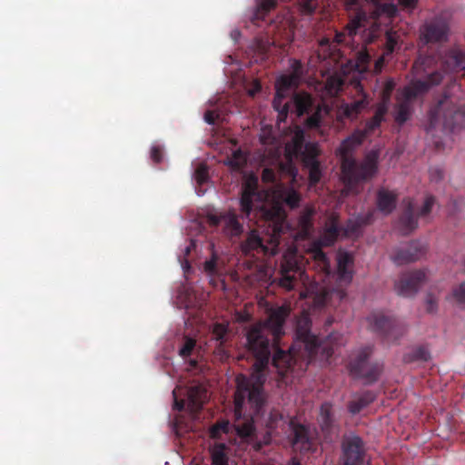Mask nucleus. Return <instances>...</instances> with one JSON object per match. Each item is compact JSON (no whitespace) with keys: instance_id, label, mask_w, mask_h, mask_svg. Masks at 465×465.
I'll return each mask as SVG.
<instances>
[{"instance_id":"64","label":"nucleus","mask_w":465,"mask_h":465,"mask_svg":"<svg viewBox=\"0 0 465 465\" xmlns=\"http://www.w3.org/2000/svg\"><path fill=\"white\" fill-rule=\"evenodd\" d=\"M195 247V244L194 242L192 241L191 243L189 245H187L185 248H184V256H187L190 254L192 249H193Z\"/></svg>"},{"instance_id":"36","label":"nucleus","mask_w":465,"mask_h":465,"mask_svg":"<svg viewBox=\"0 0 465 465\" xmlns=\"http://www.w3.org/2000/svg\"><path fill=\"white\" fill-rule=\"evenodd\" d=\"M430 358L429 351L425 347L420 346L415 348L411 353L405 355L404 361L408 362L416 361H427Z\"/></svg>"},{"instance_id":"11","label":"nucleus","mask_w":465,"mask_h":465,"mask_svg":"<svg viewBox=\"0 0 465 465\" xmlns=\"http://www.w3.org/2000/svg\"><path fill=\"white\" fill-rule=\"evenodd\" d=\"M427 280L426 270H414L401 273L395 282L396 292L403 297H413Z\"/></svg>"},{"instance_id":"44","label":"nucleus","mask_w":465,"mask_h":465,"mask_svg":"<svg viewBox=\"0 0 465 465\" xmlns=\"http://www.w3.org/2000/svg\"><path fill=\"white\" fill-rule=\"evenodd\" d=\"M245 159L242 156V153L240 150L234 152L231 158L228 159V164L235 169H240L242 167Z\"/></svg>"},{"instance_id":"29","label":"nucleus","mask_w":465,"mask_h":465,"mask_svg":"<svg viewBox=\"0 0 465 465\" xmlns=\"http://www.w3.org/2000/svg\"><path fill=\"white\" fill-rule=\"evenodd\" d=\"M205 398L206 391L202 390L200 387H192L188 391L189 405L194 411L202 409Z\"/></svg>"},{"instance_id":"15","label":"nucleus","mask_w":465,"mask_h":465,"mask_svg":"<svg viewBox=\"0 0 465 465\" xmlns=\"http://www.w3.org/2000/svg\"><path fill=\"white\" fill-rule=\"evenodd\" d=\"M425 251L421 242L412 241L408 245L396 249L391 258L395 264L403 265L418 261L424 255Z\"/></svg>"},{"instance_id":"5","label":"nucleus","mask_w":465,"mask_h":465,"mask_svg":"<svg viewBox=\"0 0 465 465\" xmlns=\"http://www.w3.org/2000/svg\"><path fill=\"white\" fill-rule=\"evenodd\" d=\"M364 141L361 132L354 131L345 138L338 148L341 161V172L348 189L356 192L355 187L361 182L371 179L378 172L379 153L369 152L359 163L352 156V152Z\"/></svg>"},{"instance_id":"40","label":"nucleus","mask_w":465,"mask_h":465,"mask_svg":"<svg viewBox=\"0 0 465 465\" xmlns=\"http://www.w3.org/2000/svg\"><path fill=\"white\" fill-rule=\"evenodd\" d=\"M283 202L291 209H294L299 206V203L301 202V195L297 191L290 189L284 193Z\"/></svg>"},{"instance_id":"63","label":"nucleus","mask_w":465,"mask_h":465,"mask_svg":"<svg viewBox=\"0 0 465 465\" xmlns=\"http://www.w3.org/2000/svg\"><path fill=\"white\" fill-rule=\"evenodd\" d=\"M359 0H350L347 4V10L350 12V8L361 7L359 5Z\"/></svg>"},{"instance_id":"30","label":"nucleus","mask_w":465,"mask_h":465,"mask_svg":"<svg viewBox=\"0 0 465 465\" xmlns=\"http://www.w3.org/2000/svg\"><path fill=\"white\" fill-rule=\"evenodd\" d=\"M320 154V149L317 143H305L302 152L300 153L299 155H302V159L303 164H315L316 163H320L318 160V156Z\"/></svg>"},{"instance_id":"27","label":"nucleus","mask_w":465,"mask_h":465,"mask_svg":"<svg viewBox=\"0 0 465 465\" xmlns=\"http://www.w3.org/2000/svg\"><path fill=\"white\" fill-rule=\"evenodd\" d=\"M376 394L371 391H366L348 403V411L352 414H358L365 407L374 401Z\"/></svg>"},{"instance_id":"42","label":"nucleus","mask_w":465,"mask_h":465,"mask_svg":"<svg viewBox=\"0 0 465 465\" xmlns=\"http://www.w3.org/2000/svg\"><path fill=\"white\" fill-rule=\"evenodd\" d=\"M277 0H259L257 4V15H264L275 7Z\"/></svg>"},{"instance_id":"8","label":"nucleus","mask_w":465,"mask_h":465,"mask_svg":"<svg viewBox=\"0 0 465 465\" xmlns=\"http://www.w3.org/2000/svg\"><path fill=\"white\" fill-rule=\"evenodd\" d=\"M435 203V197L428 195L421 208L417 209L412 199L402 201L403 210L398 220V226L403 235H408L418 227V218L428 216Z\"/></svg>"},{"instance_id":"54","label":"nucleus","mask_w":465,"mask_h":465,"mask_svg":"<svg viewBox=\"0 0 465 465\" xmlns=\"http://www.w3.org/2000/svg\"><path fill=\"white\" fill-rule=\"evenodd\" d=\"M262 180L264 183H274L276 181V173L271 168H264L262 173Z\"/></svg>"},{"instance_id":"45","label":"nucleus","mask_w":465,"mask_h":465,"mask_svg":"<svg viewBox=\"0 0 465 465\" xmlns=\"http://www.w3.org/2000/svg\"><path fill=\"white\" fill-rule=\"evenodd\" d=\"M375 5L382 14H385L390 17H393L398 12L397 5L392 2L388 4H381L380 2L378 5Z\"/></svg>"},{"instance_id":"37","label":"nucleus","mask_w":465,"mask_h":465,"mask_svg":"<svg viewBox=\"0 0 465 465\" xmlns=\"http://www.w3.org/2000/svg\"><path fill=\"white\" fill-rule=\"evenodd\" d=\"M195 347L196 340L188 336H184L183 344L180 347L178 353L183 359L185 360L193 354Z\"/></svg>"},{"instance_id":"49","label":"nucleus","mask_w":465,"mask_h":465,"mask_svg":"<svg viewBox=\"0 0 465 465\" xmlns=\"http://www.w3.org/2000/svg\"><path fill=\"white\" fill-rule=\"evenodd\" d=\"M397 45V39L395 37V34L392 32L386 33V42H385V54H391L394 52L395 46Z\"/></svg>"},{"instance_id":"2","label":"nucleus","mask_w":465,"mask_h":465,"mask_svg":"<svg viewBox=\"0 0 465 465\" xmlns=\"http://www.w3.org/2000/svg\"><path fill=\"white\" fill-rule=\"evenodd\" d=\"M261 205L259 213L264 224L271 229V234L265 239L257 230H251L243 242L241 250L245 256L260 259L263 256H273L277 253L281 236L290 230L287 214L279 203L265 204L262 194L258 189V179L250 176L242 186L240 206L242 213L249 217L254 208Z\"/></svg>"},{"instance_id":"12","label":"nucleus","mask_w":465,"mask_h":465,"mask_svg":"<svg viewBox=\"0 0 465 465\" xmlns=\"http://www.w3.org/2000/svg\"><path fill=\"white\" fill-rule=\"evenodd\" d=\"M292 445L295 450L309 452L314 446L313 434L309 426L298 422L295 419L290 420Z\"/></svg>"},{"instance_id":"32","label":"nucleus","mask_w":465,"mask_h":465,"mask_svg":"<svg viewBox=\"0 0 465 465\" xmlns=\"http://www.w3.org/2000/svg\"><path fill=\"white\" fill-rule=\"evenodd\" d=\"M315 213V211L312 207H306L301 213L298 219V226L301 229V232L303 235H307L310 233L312 229V217Z\"/></svg>"},{"instance_id":"24","label":"nucleus","mask_w":465,"mask_h":465,"mask_svg":"<svg viewBox=\"0 0 465 465\" xmlns=\"http://www.w3.org/2000/svg\"><path fill=\"white\" fill-rule=\"evenodd\" d=\"M283 420V415L278 411V410H272L265 420H264V424L266 426V428L268 429L267 432H266V435L264 436V440L263 442H257L255 444V449L257 450H261L262 448L263 445H267L270 443L271 441V438H272V432L279 426L280 422H282Z\"/></svg>"},{"instance_id":"23","label":"nucleus","mask_w":465,"mask_h":465,"mask_svg":"<svg viewBox=\"0 0 465 465\" xmlns=\"http://www.w3.org/2000/svg\"><path fill=\"white\" fill-rule=\"evenodd\" d=\"M372 214L369 213L364 216H358L349 219L342 228L343 234L346 237H357L361 233V228L371 223Z\"/></svg>"},{"instance_id":"41","label":"nucleus","mask_w":465,"mask_h":465,"mask_svg":"<svg viewBox=\"0 0 465 465\" xmlns=\"http://www.w3.org/2000/svg\"><path fill=\"white\" fill-rule=\"evenodd\" d=\"M305 167L309 169V180L312 185L317 184L322 177V172L320 168V163L315 164H305Z\"/></svg>"},{"instance_id":"57","label":"nucleus","mask_w":465,"mask_h":465,"mask_svg":"<svg viewBox=\"0 0 465 465\" xmlns=\"http://www.w3.org/2000/svg\"><path fill=\"white\" fill-rule=\"evenodd\" d=\"M262 90V84L258 80H254L252 83V86L248 89V94L252 97L255 96Z\"/></svg>"},{"instance_id":"14","label":"nucleus","mask_w":465,"mask_h":465,"mask_svg":"<svg viewBox=\"0 0 465 465\" xmlns=\"http://www.w3.org/2000/svg\"><path fill=\"white\" fill-rule=\"evenodd\" d=\"M302 274V270L297 257L292 255H285L281 266L280 285L287 290H292L298 276Z\"/></svg>"},{"instance_id":"25","label":"nucleus","mask_w":465,"mask_h":465,"mask_svg":"<svg viewBox=\"0 0 465 465\" xmlns=\"http://www.w3.org/2000/svg\"><path fill=\"white\" fill-rule=\"evenodd\" d=\"M388 110L385 104H377L374 115L366 122L362 130H357V132H361L364 134V140L380 127L381 124L385 120Z\"/></svg>"},{"instance_id":"21","label":"nucleus","mask_w":465,"mask_h":465,"mask_svg":"<svg viewBox=\"0 0 465 465\" xmlns=\"http://www.w3.org/2000/svg\"><path fill=\"white\" fill-rule=\"evenodd\" d=\"M353 257L351 253L339 252L337 256V279L341 284H349L352 280Z\"/></svg>"},{"instance_id":"61","label":"nucleus","mask_w":465,"mask_h":465,"mask_svg":"<svg viewBox=\"0 0 465 465\" xmlns=\"http://www.w3.org/2000/svg\"><path fill=\"white\" fill-rule=\"evenodd\" d=\"M173 398H174L173 409L176 411H183L184 408V401L183 400H181V401L177 400L176 395H175V391H173Z\"/></svg>"},{"instance_id":"51","label":"nucleus","mask_w":465,"mask_h":465,"mask_svg":"<svg viewBox=\"0 0 465 465\" xmlns=\"http://www.w3.org/2000/svg\"><path fill=\"white\" fill-rule=\"evenodd\" d=\"M343 85V80L338 76H331L327 81V86L331 91L339 92Z\"/></svg>"},{"instance_id":"28","label":"nucleus","mask_w":465,"mask_h":465,"mask_svg":"<svg viewBox=\"0 0 465 465\" xmlns=\"http://www.w3.org/2000/svg\"><path fill=\"white\" fill-rule=\"evenodd\" d=\"M213 465H229L227 446L224 443H216L210 449Z\"/></svg>"},{"instance_id":"22","label":"nucleus","mask_w":465,"mask_h":465,"mask_svg":"<svg viewBox=\"0 0 465 465\" xmlns=\"http://www.w3.org/2000/svg\"><path fill=\"white\" fill-rule=\"evenodd\" d=\"M398 194L394 191L381 188L377 192V208L383 214L388 215L396 208Z\"/></svg>"},{"instance_id":"52","label":"nucleus","mask_w":465,"mask_h":465,"mask_svg":"<svg viewBox=\"0 0 465 465\" xmlns=\"http://www.w3.org/2000/svg\"><path fill=\"white\" fill-rule=\"evenodd\" d=\"M227 431V424H215L210 429V436L213 439L219 438L221 432Z\"/></svg>"},{"instance_id":"53","label":"nucleus","mask_w":465,"mask_h":465,"mask_svg":"<svg viewBox=\"0 0 465 465\" xmlns=\"http://www.w3.org/2000/svg\"><path fill=\"white\" fill-rule=\"evenodd\" d=\"M313 257L322 266H324V267L329 266V260L327 258V255L321 249H316L314 251Z\"/></svg>"},{"instance_id":"19","label":"nucleus","mask_w":465,"mask_h":465,"mask_svg":"<svg viewBox=\"0 0 465 465\" xmlns=\"http://www.w3.org/2000/svg\"><path fill=\"white\" fill-rule=\"evenodd\" d=\"M349 22L345 30L349 36L353 37L361 29H364L369 22V16L363 7L350 8Z\"/></svg>"},{"instance_id":"59","label":"nucleus","mask_w":465,"mask_h":465,"mask_svg":"<svg viewBox=\"0 0 465 465\" xmlns=\"http://www.w3.org/2000/svg\"><path fill=\"white\" fill-rule=\"evenodd\" d=\"M430 176L432 181L438 182L443 178V172L440 168H431Z\"/></svg>"},{"instance_id":"58","label":"nucleus","mask_w":465,"mask_h":465,"mask_svg":"<svg viewBox=\"0 0 465 465\" xmlns=\"http://www.w3.org/2000/svg\"><path fill=\"white\" fill-rule=\"evenodd\" d=\"M217 118L218 114L214 111L208 110L204 113V121L209 124H214Z\"/></svg>"},{"instance_id":"20","label":"nucleus","mask_w":465,"mask_h":465,"mask_svg":"<svg viewBox=\"0 0 465 465\" xmlns=\"http://www.w3.org/2000/svg\"><path fill=\"white\" fill-rule=\"evenodd\" d=\"M289 104L288 113L295 110L297 115L301 116L310 110L312 105V98L307 93H295L291 98L289 96L282 100V104Z\"/></svg>"},{"instance_id":"38","label":"nucleus","mask_w":465,"mask_h":465,"mask_svg":"<svg viewBox=\"0 0 465 465\" xmlns=\"http://www.w3.org/2000/svg\"><path fill=\"white\" fill-rule=\"evenodd\" d=\"M450 297L460 308L465 310V282L453 287Z\"/></svg>"},{"instance_id":"43","label":"nucleus","mask_w":465,"mask_h":465,"mask_svg":"<svg viewBox=\"0 0 465 465\" xmlns=\"http://www.w3.org/2000/svg\"><path fill=\"white\" fill-rule=\"evenodd\" d=\"M370 62H371V56L368 53H366V52L360 53L357 56V61H356L357 70L360 72L367 71L369 68Z\"/></svg>"},{"instance_id":"9","label":"nucleus","mask_w":465,"mask_h":465,"mask_svg":"<svg viewBox=\"0 0 465 465\" xmlns=\"http://www.w3.org/2000/svg\"><path fill=\"white\" fill-rule=\"evenodd\" d=\"M372 348L366 346L359 351L354 359L350 361V373L357 379L364 380L365 384L375 382L381 372L382 366L378 362H370Z\"/></svg>"},{"instance_id":"18","label":"nucleus","mask_w":465,"mask_h":465,"mask_svg":"<svg viewBox=\"0 0 465 465\" xmlns=\"http://www.w3.org/2000/svg\"><path fill=\"white\" fill-rule=\"evenodd\" d=\"M358 98L346 104L342 108V114L346 118L354 119L356 118L364 109H366L370 104L369 97L363 91V86L360 82L354 84Z\"/></svg>"},{"instance_id":"26","label":"nucleus","mask_w":465,"mask_h":465,"mask_svg":"<svg viewBox=\"0 0 465 465\" xmlns=\"http://www.w3.org/2000/svg\"><path fill=\"white\" fill-rule=\"evenodd\" d=\"M319 423L322 430L326 433H331L334 428V417L332 412V404L329 401H325L321 405Z\"/></svg>"},{"instance_id":"48","label":"nucleus","mask_w":465,"mask_h":465,"mask_svg":"<svg viewBox=\"0 0 465 465\" xmlns=\"http://www.w3.org/2000/svg\"><path fill=\"white\" fill-rule=\"evenodd\" d=\"M299 4L301 11L304 15H312L317 8L314 0H300Z\"/></svg>"},{"instance_id":"6","label":"nucleus","mask_w":465,"mask_h":465,"mask_svg":"<svg viewBox=\"0 0 465 465\" xmlns=\"http://www.w3.org/2000/svg\"><path fill=\"white\" fill-rule=\"evenodd\" d=\"M292 74L281 75L275 83V95L272 101V106L279 113L280 120H284L288 114L289 104H282L283 99L290 96L292 91L295 90L302 76V64L301 61L293 59L291 62Z\"/></svg>"},{"instance_id":"60","label":"nucleus","mask_w":465,"mask_h":465,"mask_svg":"<svg viewBox=\"0 0 465 465\" xmlns=\"http://www.w3.org/2000/svg\"><path fill=\"white\" fill-rule=\"evenodd\" d=\"M398 3L404 9H413L416 6L417 0H398Z\"/></svg>"},{"instance_id":"10","label":"nucleus","mask_w":465,"mask_h":465,"mask_svg":"<svg viewBox=\"0 0 465 465\" xmlns=\"http://www.w3.org/2000/svg\"><path fill=\"white\" fill-rule=\"evenodd\" d=\"M442 113L443 126L450 132H455L457 129L465 126V105L454 104L447 100L440 101L437 109L430 114V125L431 127L436 122L437 114ZM429 128L427 131L430 132Z\"/></svg>"},{"instance_id":"55","label":"nucleus","mask_w":465,"mask_h":465,"mask_svg":"<svg viewBox=\"0 0 465 465\" xmlns=\"http://www.w3.org/2000/svg\"><path fill=\"white\" fill-rule=\"evenodd\" d=\"M151 158L155 163H159L163 160V150L160 146H153L151 149Z\"/></svg>"},{"instance_id":"13","label":"nucleus","mask_w":465,"mask_h":465,"mask_svg":"<svg viewBox=\"0 0 465 465\" xmlns=\"http://www.w3.org/2000/svg\"><path fill=\"white\" fill-rule=\"evenodd\" d=\"M342 465H369L365 460L363 441L358 436L348 437L342 441Z\"/></svg>"},{"instance_id":"16","label":"nucleus","mask_w":465,"mask_h":465,"mask_svg":"<svg viewBox=\"0 0 465 465\" xmlns=\"http://www.w3.org/2000/svg\"><path fill=\"white\" fill-rule=\"evenodd\" d=\"M449 30L448 22L441 17H436L424 25L421 35L426 43H440L447 41Z\"/></svg>"},{"instance_id":"56","label":"nucleus","mask_w":465,"mask_h":465,"mask_svg":"<svg viewBox=\"0 0 465 465\" xmlns=\"http://www.w3.org/2000/svg\"><path fill=\"white\" fill-rule=\"evenodd\" d=\"M195 173L199 183H203L207 180L208 172L204 166L198 167Z\"/></svg>"},{"instance_id":"50","label":"nucleus","mask_w":465,"mask_h":465,"mask_svg":"<svg viewBox=\"0 0 465 465\" xmlns=\"http://www.w3.org/2000/svg\"><path fill=\"white\" fill-rule=\"evenodd\" d=\"M322 123V116L320 112H315L310 115L306 120V124L311 129L319 128Z\"/></svg>"},{"instance_id":"17","label":"nucleus","mask_w":465,"mask_h":465,"mask_svg":"<svg viewBox=\"0 0 465 465\" xmlns=\"http://www.w3.org/2000/svg\"><path fill=\"white\" fill-rule=\"evenodd\" d=\"M209 220L212 225L222 226L224 233L230 237H238L243 232L242 224L239 222L237 215L232 212L212 215Z\"/></svg>"},{"instance_id":"3","label":"nucleus","mask_w":465,"mask_h":465,"mask_svg":"<svg viewBox=\"0 0 465 465\" xmlns=\"http://www.w3.org/2000/svg\"><path fill=\"white\" fill-rule=\"evenodd\" d=\"M460 71H464L465 77V53L458 48H451L443 54H420L412 65L414 79L401 91V101L396 106L395 121L399 124L408 121L411 102L426 94L432 86L440 84L443 78L442 72Z\"/></svg>"},{"instance_id":"39","label":"nucleus","mask_w":465,"mask_h":465,"mask_svg":"<svg viewBox=\"0 0 465 465\" xmlns=\"http://www.w3.org/2000/svg\"><path fill=\"white\" fill-rule=\"evenodd\" d=\"M228 333V327L223 323H215L213 327L212 335L214 340L219 342V346L224 344L226 335Z\"/></svg>"},{"instance_id":"47","label":"nucleus","mask_w":465,"mask_h":465,"mask_svg":"<svg viewBox=\"0 0 465 465\" xmlns=\"http://www.w3.org/2000/svg\"><path fill=\"white\" fill-rule=\"evenodd\" d=\"M203 269L209 275L217 273V256L214 253H213L211 259L204 262Z\"/></svg>"},{"instance_id":"34","label":"nucleus","mask_w":465,"mask_h":465,"mask_svg":"<svg viewBox=\"0 0 465 465\" xmlns=\"http://www.w3.org/2000/svg\"><path fill=\"white\" fill-rule=\"evenodd\" d=\"M304 134L302 131H298L295 133L293 137L292 138L291 143L286 145V150L294 155H299L300 153L302 152L304 148Z\"/></svg>"},{"instance_id":"33","label":"nucleus","mask_w":465,"mask_h":465,"mask_svg":"<svg viewBox=\"0 0 465 465\" xmlns=\"http://www.w3.org/2000/svg\"><path fill=\"white\" fill-rule=\"evenodd\" d=\"M341 228L339 226L336 219H332L330 223L326 226L322 236V242L325 245H332L338 239L341 233Z\"/></svg>"},{"instance_id":"62","label":"nucleus","mask_w":465,"mask_h":465,"mask_svg":"<svg viewBox=\"0 0 465 465\" xmlns=\"http://www.w3.org/2000/svg\"><path fill=\"white\" fill-rule=\"evenodd\" d=\"M383 64H384V59L382 57L379 58L375 62V68L374 69H375L376 73H380L381 71Z\"/></svg>"},{"instance_id":"4","label":"nucleus","mask_w":465,"mask_h":465,"mask_svg":"<svg viewBox=\"0 0 465 465\" xmlns=\"http://www.w3.org/2000/svg\"><path fill=\"white\" fill-rule=\"evenodd\" d=\"M312 322L309 316L298 319L295 329L296 341L288 351L276 349L272 357V366L283 379L292 371L298 359L311 363L321 347V340L311 331Z\"/></svg>"},{"instance_id":"1","label":"nucleus","mask_w":465,"mask_h":465,"mask_svg":"<svg viewBox=\"0 0 465 465\" xmlns=\"http://www.w3.org/2000/svg\"><path fill=\"white\" fill-rule=\"evenodd\" d=\"M289 315V309L280 306L270 310L263 322L252 325L246 331V346L255 361L250 377H237L234 392L235 429L242 439H251L254 431L253 423L262 414L265 401L263 385L272 356V351L278 349L269 335L276 341L283 333V325Z\"/></svg>"},{"instance_id":"46","label":"nucleus","mask_w":465,"mask_h":465,"mask_svg":"<svg viewBox=\"0 0 465 465\" xmlns=\"http://www.w3.org/2000/svg\"><path fill=\"white\" fill-rule=\"evenodd\" d=\"M439 299L431 292H428L426 295V311L429 313L436 312L438 310Z\"/></svg>"},{"instance_id":"7","label":"nucleus","mask_w":465,"mask_h":465,"mask_svg":"<svg viewBox=\"0 0 465 465\" xmlns=\"http://www.w3.org/2000/svg\"><path fill=\"white\" fill-rule=\"evenodd\" d=\"M370 329L387 341H396L406 332V325L400 320L373 312L367 317Z\"/></svg>"},{"instance_id":"31","label":"nucleus","mask_w":465,"mask_h":465,"mask_svg":"<svg viewBox=\"0 0 465 465\" xmlns=\"http://www.w3.org/2000/svg\"><path fill=\"white\" fill-rule=\"evenodd\" d=\"M336 294L340 300L343 299L345 292L342 290H329L326 288L321 289V291L314 297V303L319 306H325L330 303L331 296Z\"/></svg>"},{"instance_id":"35","label":"nucleus","mask_w":465,"mask_h":465,"mask_svg":"<svg viewBox=\"0 0 465 465\" xmlns=\"http://www.w3.org/2000/svg\"><path fill=\"white\" fill-rule=\"evenodd\" d=\"M395 82L393 79L390 78L387 79L382 86V89L381 91V101L378 104H385V107L389 109V104L391 103V94L395 88Z\"/></svg>"}]
</instances>
